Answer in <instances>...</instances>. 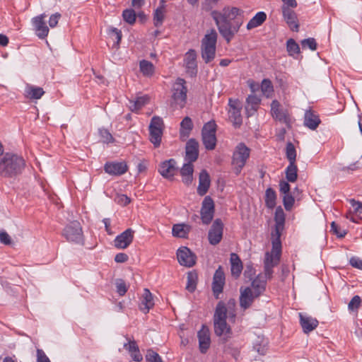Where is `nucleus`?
Returning <instances> with one entry per match:
<instances>
[{
    "label": "nucleus",
    "mask_w": 362,
    "mask_h": 362,
    "mask_svg": "<svg viewBox=\"0 0 362 362\" xmlns=\"http://www.w3.org/2000/svg\"><path fill=\"white\" fill-rule=\"evenodd\" d=\"M318 324L317 318H300V325L305 334H308L314 330Z\"/></svg>",
    "instance_id": "c9c22d12"
},
{
    "label": "nucleus",
    "mask_w": 362,
    "mask_h": 362,
    "mask_svg": "<svg viewBox=\"0 0 362 362\" xmlns=\"http://www.w3.org/2000/svg\"><path fill=\"white\" fill-rule=\"evenodd\" d=\"M149 100L148 95L137 97L135 100L129 101V108L132 111H138L142 108Z\"/></svg>",
    "instance_id": "a19ab883"
},
{
    "label": "nucleus",
    "mask_w": 362,
    "mask_h": 362,
    "mask_svg": "<svg viewBox=\"0 0 362 362\" xmlns=\"http://www.w3.org/2000/svg\"><path fill=\"white\" fill-rule=\"evenodd\" d=\"M349 202L354 209V214L350 212L346 215V217L352 222L358 223V219H362V203L354 199H350Z\"/></svg>",
    "instance_id": "c85d7f7f"
},
{
    "label": "nucleus",
    "mask_w": 362,
    "mask_h": 362,
    "mask_svg": "<svg viewBox=\"0 0 362 362\" xmlns=\"http://www.w3.org/2000/svg\"><path fill=\"white\" fill-rule=\"evenodd\" d=\"M321 123V120L319 115H317L312 110H306L304 115V125L311 130H315L319 124Z\"/></svg>",
    "instance_id": "393cba45"
},
{
    "label": "nucleus",
    "mask_w": 362,
    "mask_h": 362,
    "mask_svg": "<svg viewBox=\"0 0 362 362\" xmlns=\"http://www.w3.org/2000/svg\"><path fill=\"white\" fill-rule=\"evenodd\" d=\"M216 124L214 121L206 123L202 130V141L207 150H214L216 145Z\"/></svg>",
    "instance_id": "423d86ee"
},
{
    "label": "nucleus",
    "mask_w": 362,
    "mask_h": 362,
    "mask_svg": "<svg viewBox=\"0 0 362 362\" xmlns=\"http://www.w3.org/2000/svg\"><path fill=\"white\" fill-rule=\"evenodd\" d=\"M63 235L68 241L82 243L83 235L81 224L78 221H73L65 227Z\"/></svg>",
    "instance_id": "6e6552de"
},
{
    "label": "nucleus",
    "mask_w": 362,
    "mask_h": 362,
    "mask_svg": "<svg viewBox=\"0 0 362 362\" xmlns=\"http://www.w3.org/2000/svg\"><path fill=\"white\" fill-rule=\"evenodd\" d=\"M146 358L147 362H163L160 356L151 349L148 350Z\"/></svg>",
    "instance_id": "bf43d9fd"
},
{
    "label": "nucleus",
    "mask_w": 362,
    "mask_h": 362,
    "mask_svg": "<svg viewBox=\"0 0 362 362\" xmlns=\"http://www.w3.org/2000/svg\"><path fill=\"white\" fill-rule=\"evenodd\" d=\"M165 8L164 6L158 7L153 14V23L156 27H159L163 24L165 18Z\"/></svg>",
    "instance_id": "c03bdc74"
},
{
    "label": "nucleus",
    "mask_w": 362,
    "mask_h": 362,
    "mask_svg": "<svg viewBox=\"0 0 362 362\" xmlns=\"http://www.w3.org/2000/svg\"><path fill=\"white\" fill-rule=\"evenodd\" d=\"M100 134L103 142L110 143L113 141L112 134L107 129H101Z\"/></svg>",
    "instance_id": "e2e57ef3"
},
{
    "label": "nucleus",
    "mask_w": 362,
    "mask_h": 362,
    "mask_svg": "<svg viewBox=\"0 0 362 362\" xmlns=\"http://www.w3.org/2000/svg\"><path fill=\"white\" fill-rule=\"evenodd\" d=\"M275 226L284 227L285 224V214L281 206H278L276 209L274 214Z\"/></svg>",
    "instance_id": "8fccbe9b"
},
{
    "label": "nucleus",
    "mask_w": 362,
    "mask_h": 362,
    "mask_svg": "<svg viewBox=\"0 0 362 362\" xmlns=\"http://www.w3.org/2000/svg\"><path fill=\"white\" fill-rule=\"evenodd\" d=\"M253 349L260 355H264L267 350L268 341L263 336H257L253 340Z\"/></svg>",
    "instance_id": "f704fd0d"
},
{
    "label": "nucleus",
    "mask_w": 362,
    "mask_h": 362,
    "mask_svg": "<svg viewBox=\"0 0 362 362\" xmlns=\"http://www.w3.org/2000/svg\"><path fill=\"white\" fill-rule=\"evenodd\" d=\"M197 52L194 49H189L185 55L184 65L187 74L191 76H196L197 74Z\"/></svg>",
    "instance_id": "4468645a"
},
{
    "label": "nucleus",
    "mask_w": 362,
    "mask_h": 362,
    "mask_svg": "<svg viewBox=\"0 0 362 362\" xmlns=\"http://www.w3.org/2000/svg\"><path fill=\"white\" fill-rule=\"evenodd\" d=\"M230 261L231 264V274L233 276L237 279L240 276L243 270L242 262L236 253L230 254Z\"/></svg>",
    "instance_id": "c756f323"
},
{
    "label": "nucleus",
    "mask_w": 362,
    "mask_h": 362,
    "mask_svg": "<svg viewBox=\"0 0 362 362\" xmlns=\"http://www.w3.org/2000/svg\"><path fill=\"white\" fill-rule=\"evenodd\" d=\"M250 148L243 143H240L236 146L232 158V165L234 166V172L236 175H239L245 166L250 156Z\"/></svg>",
    "instance_id": "20e7f679"
},
{
    "label": "nucleus",
    "mask_w": 362,
    "mask_h": 362,
    "mask_svg": "<svg viewBox=\"0 0 362 362\" xmlns=\"http://www.w3.org/2000/svg\"><path fill=\"white\" fill-rule=\"evenodd\" d=\"M260 99L255 95H250L247 98V106L245 107L247 112H249V107L250 106V110L254 112H256L258 107L259 104L260 103Z\"/></svg>",
    "instance_id": "49530a36"
},
{
    "label": "nucleus",
    "mask_w": 362,
    "mask_h": 362,
    "mask_svg": "<svg viewBox=\"0 0 362 362\" xmlns=\"http://www.w3.org/2000/svg\"><path fill=\"white\" fill-rule=\"evenodd\" d=\"M286 177L290 182H293L297 180L298 177V168L295 163H289L287 166L286 171Z\"/></svg>",
    "instance_id": "79ce46f5"
},
{
    "label": "nucleus",
    "mask_w": 362,
    "mask_h": 362,
    "mask_svg": "<svg viewBox=\"0 0 362 362\" xmlns=\"http://www.w3.org/2000/svg\"><path fill=\"white\" fill-rule=\"evenodd\" d=\"M214 202L212 198L209 196H206L204 197L202 208L200 211L201 219L204 225H209L214 215Z\"/></svg>",
    "instance_id": "9d476101"
},
{
    "label": "nucleus",
    "mask_w": 362,
    "mask_h": 362,
    "mask_svg": "<svg viewBox=\"0 0 362 362\" xmlns=\"http://www.w3.org/2000/svg\"><path fill=\"white\" fill-rule=\"evenodd\" d=\"M282 13L284 20L290 29L293 31L298 32L299 30V23L296 12L288 6H286V5H284L282 6Z\"/></svg>",
    "instance_id": "aec40b11"
},
{
    "label": "nucleus",
    "mask_w": 362,
    "mask_h": 362,
    "mask_svg": "<svg viewBox=\"0 0 362 362\" xmlns=\"http://www.w3.org/2000/svg\"><path fill=\"white\" fill-rule=\"evenodd\" d=\"M25 166V160L16 154L6 153L0 158V175L4 177H13L21 173Z\"/></svg>",
    "instance_id": "f03ea898"
},
{
    "label": "nucleus",
    "mask_w": 362,
    "mask_h": 362,
    "mask_svg": "<svg viewBox=\"0 0 362 362\" xmlns=\"http://www.w3.org/2000/svg\"><path fill=\"white\" fill-rule=\"evenodd\" d=\"M256 298L258 297L255 296L250 287L240 288V305L244 309L249 308Z\"/></svg>",
    "instance_id": "bb28decb"
},
{
    "label": "nucleus",
    "mask_w": 362,
    "mask_h": 362,
    "mask_svg": "<svg viewBox=\"0 0 362 362\" xmlns=\"http://www.w3.org/2000/svg\"><path fill=\"white\" fill-rule=\"evenodd\" d=\"M180 175L182 177V182L189 186L193 181L194 165L192 163L187 162L185 163L180 170Z\"/></svg>",
    "instance_id": "cd10ccee"
},
{
    "label": "nucleus",
    "mask_w": 362,
    "mask_h": 362,
    "mask_svg": "<svg viewBox=\"0 0 362 362\" xmlns=\"http://www.w3.org/2000/svg\"><path fill=\"white\" fill-rule=\"evenodd\" d=\"M186 81L178 78L173 86V100L176 105L183 107L187 100V88L185 86Z\"/></svg>",
    "instance_id": "0eeeda50"
},
{
    "label": "nucleus",
    "mask_w": 362,
    "mask_h": 362,
    "mask_svg": "<svg viewBox=\"0 0 362 362\" xmlns=\"http://www.w3.org/2000/svg\"><path fill=\"white\" fill-rule=\"evenodd\" d=\"M0 242L6 245L11 244L10 235L4 230L0 231Z\"/></svg>",
    "instance_id": "0e129e2a"
},
{
    "label": "nucleus",
    "mask_w": 362,
    "mask_h": 362,
    "mask_svg": "<svg viewBox=\"0 0 362 362\" xmlns=\"http://www.w3.org/2000/svg\"><path fill=\"white\" fill-rule=\"evenodd\" d=\"M267 279L265 274H259L252 280L250 288L255 296L259 297L265 291Z\"/></svg>",
    "instance_id": "5701e85b"
},
{
    "label": "nucleus",
    "mask_w": 362,
    "mask_h": 362,
    "mask_svg": "<svg viewBox=\"0 0 362 362\" xmlns=\"http://www.w3.org/2000/svg\"><path fill=\"white\" fill-rule=\"evenodd\" d=\"M226 318H215L214 331L216 335H226L230 333V328L226 322Z\"/></svg>",
    "instance_id": "473e14b6"
},
{
    "label": "nucleus",
    "mask_w": 362,
    "mask_h": 362,
    "mask_svg": "<svg viewBox=\"0 0 362 362\" xmlns=\"http://www.w3.org/2000/svg\"><path fill=\"white\" fill-rule=\"evenodd\" d=\"M163 128L164 123L161 117L154 116L151 118L148 127L149 139L155 148H158L160 145Z\"/></svg>",
    "instance_id": "39448f33"
},
{
    "label": "nucleus",
    "mask_w": 362,
    "mask_h": 362,
    "mask_svg": "<svg viewBox=\"0 0 362 362\" xmlns=\"http://www.w3.org/2000/svg\"><path fill=\"white\" fill-rule=\"evenodd\" d=\"M301 46L303 48L308 47L312 51L317 49V42L315 38L309 37L301 41Z\"/></svg>",
    "instance_id": "4d7b16f0"
},
{
    "label": "nucleus",
    "mask_w": 362,
    "mask_h": 362,
    "mask_svg": "<svg viewBox=\"0 0 362 362\" xmlns=\"http://www.w3.org/2000/svg\"><path fill=\"white\" fill-rule=\"evenodd\" d=\"M331 230L339 238H343L346 234V232L345 230H339L338 225L334 221L332 222L331 223Z\"/></svg>",
    "instance_id": "680f3d73"
},
{
    "label": "nucleus",
    "mask_w": 362,
    "mask_h": 362,
    "mask_svg": "<svg viewBox=\"0 0 362 362\" xmlns=\"http://www.w3.org/2000/svg\"><path fill=\"white\" fill-rule=\"evenodd\" d=\"M37 362H50L45 352L39 349H37Z\"/></svg>",
    "instance_id": "774afa93"
},
{
    "label": "nucleus",
    "mask_w": 362,
    "mask_h": 362,
    "mask_svg": "<svg viewBox=\"0 0 362 362\" xmlns=\"http://www.w3.org/2000/svg\"><path fill=\"white\" fill-rule=\"evenodd\" d=\"M116 202L122 206H127L130 203L131 199L125 194H119L117 197Z\"/></svg>",
    "instance_id": "69168bd1"
},
{
    "label": "nucleus",
    "mask_w": 362,
    "mask_h": 362,
    "mask_svg": "<svg viewBox=\"0 0 362 362\" xmlns=\"http://www.w3.org/2000/svg\"><path fill=\"white\" fill-rule=\"evenodd\" d=\"M60 18L61 14L59 13H55L54 14H52L49 19V25L51 28L56 27Z\"/></svg>",
    "instance_id": "338daca9"
},
{
    "label": "nucleus",
    "mask_w": 362,
    "mask_h": 362,
    "mask_svg": "<svg viewBox=\"0 0 362 362\" xmlns=\"http://www.w3.org/2000/svg\"><path fill=\"white\" fill-rule=\"evenodd\" d=\"M281 255V250H279V252L277 253L274 249H272V252H267L265 253V257L264 260V269L265 276L269 279L272 278L273 274V268L277 266L280 261V257Z\"/></svg>",
    "instance_id": "1a4fd4ad"
},
{
    "label": "nucleus",
    "mask_w": 362,
    "mask_h": 362,
    "mask_svg": "<svg viewBox=\"0 0 362 362\" xmlns=\"http://www.w3.org/2000/svg\"><path fill=\"white\" fill-rule=\"evenodd\" d=\"M117 292L120 296H123L127 291V287L124 281L122 279H117L116 280Z\"/></svg>",
    "instance_id": "13d9d810"
},
{
    "label": "nucleus",
    "mask_w": 362,
    "mask_h": 362,
    "mask_svg": "<svg viewBox=\"0 0 362 362\" xmlns=\"http://www.w3.org/2000/svg\"><path fill=\"white\" fill-rule=\"evenodd\" d=\"M127 170L128 167L124 162H107L104 165L105 173L115 176L123 175Z\"/></svg>",
    "instance_id": "412c9836"
},
{
    "label": "nucleus",
    "mask_w": 362,
    "mask_h": 362,
    "mask_svg": "<svg viewBox=\"0 0 362 362\" xmlns=\"http://www.w3.org/2000/svg\"><path fill=\"white\" fill-rule=\"evenodd\" d=\"M185 160L189 163L196 161L199 156V144L194 139H190L186 144Z\"/></svg>",
    "instance_id": "4be33fe9"
},
{
    "label": "nucleus",
    "mask_w": 362,
    "mask_h": 362,
    "mask_svg": "<svg viewBox=\"0 0 362 362\" xmlns=\"http://www.w3.org/2000/svg\"><path fill=\"white\" fill-rule=\"evenodd\" d=\"M219 0H205L202 4V9L205 11H211V16L215 21L217 28L221 36L228 43L233 38L242 25V23L235 21L232 23L238 16L243 13V11L237 7L225 6L221 11H212L214 6L216 5Z\"/></svg>",
    "instance_id": "f257e3e1"
},
{
    "label": "nucleus",
    "mask_w": 362,
    "mask_h": 362,
    "mask_svg": "<svg viewBox=\"0 0 362 362\" xmlns=\"http://www.w3.org/2000/svg\"><path fill=\"white\" fill-rule=\"evenodd\" d=\"M223 224L220 218H216L209 230L208 239L209 243L216 245L218 244L223 237Z\"/></svg>",
    "instance_id": "ddd939ff"
},
{
    "label": "nucleus",
    "mask_w": 362,
    "mask_h": 362,
    "mask_svg": "<svg viewBox=\"0 0 362 362\" xmlns=\"http://www.w3.org/2000/svg\"><path fill=\"white\" fill-rule=\"evenodd\" d=\"M191 230V226L185 223H177L173 226L172 233L174 237L186 238Z\"/></svg>",
    "instance_id": "72a5a7b5"
},
{
    "label": "nucleus",
    "mask_w": 362,
    "mask_h": 362,
    "mask_svg": "<svg viewBox=\"0 0 362 362\" xmlns=\"http://www.w3.org/2000/svg\"><path fill=\"white\" fill-rule=\"evenodd\" d=\"M284 228V227L275 226L274 230L271 234L272 248L277 253H279V250H281V235Z\"/></svg>",
    "instance_id": "7c9ffc66"
},
{
    "label": "nucleus",
    "mask_w": 362,
    "mask_h": 362,
    "mask_svg": "<svg viewBox=\"0 0 362 362\" xmlns=\"http://www.w3.org/2000/svg\"><path fill=\"white\" fill-rule=\"evenodd\" d=\"M177 258L180 264L186 267H192L196 264L197 257L187 247L177 250Z\"/></svg>",
    "instance_id": "f8f14e48"
},
{
    "label": "nucleus",
    "mask_w": 362,
    "mask_h": 362,
    "mask_svg": "<svg viewBox=\"0 0 362 362\" xmlns=\"http://www.w3.org/2000/svg\"><path fill=\"white\" fill-rule=\"evenodd\" d=\"M27 98L30 99H40L45 93L43 89L40 87L34 86H28L25 88Z\"/></svg>",
    "instance_id": "ea45409f"
},
{
    "label": "nucleus",
    "mask_w": 362,
    "mask_h": 362,
    "mask_svg": "<svg viewBox=\"0 0 362 362\" xmlns=\"http://www.w3.org/2000/svg\"><path fill=\"white\" fill-rule=\"evenodd\" d=\"M176 163L177 162L173 158L165 160L159 165L158 172L163 177L173 180L178 170Z\"/></svg>",
    "instance_id": "2eb2a0df"
},
{
    "label": "nucleus",
    "mask_w": 362,
    "mask_h": 362,
    "mask_svg": "<svg viewBox=\"0 0 362 362\" xmlns=\"http://www.w3.org/2000/svg\"><path fill=\"white\" fill-rule=\"evenodd\" d=\"M217 37L216 31L211 29L202 40V57L206 64L210 63L215 58Z\"/></svg>",
    "instance_id": "7ed1b4c3"
},
{
    "label": "nucleus",
    "mask_w": 362,
    "mask_h": 362,
    "mask_svg": "<svg viewBox=\"0 0 362 362\" xmlns=\"http://www.w3.org/2000/svg\"><path fill=\"white\" fill-rule=\"evenodd\" d=\"M210 177L206 170H202L199 173V185L197 187V193L200 196L205 195L210 187Z\"/></svg>",
    "instance_id": "a878e982"
},
{
    "label": "nucleus",
    "mask_w": 362,
    "mask_h": 362,
    "mask_svg": "<svg viewBox=\"0 0 362 362\" xmlns=\"http://www.w3.org/2000/svg\"><path fill=\"white\" fill-rule=\"evenodd\" d=\"M286 49L288 54L292 57H294L295 54H298L300 53L299 45L292 38L287 40Z\"/></svg>",
    "instance_id": "09e8293b"
},
{
    "label": "nucleus",
    "mask_w": 362,
    "mask_h": 362,
    "mask_svg": "<svg viewBox=\"0 0 362 362\" xmlns=\"http://www.w3.org/2000/svg\"><path fill=\"white\" fill-rule=\"evenodd\" d=\"M267 19V14L263 11H259L250 19L247 24V29L251 30L261 25Z\"/></svg>",
    "instance_id": "4c0bfd02"
},
{
    "label": "nucleus",
    "mask_w": 362,
    "mask_h": 362,
    "mask_svg": "<svg viewBox=\"0 0 362 362\" xmlns=\"http://www.w3.org/2000/svg\"><path fill=\"white\" fill-rule=\"evenodd\" d=\"M134 230L127 228L121 234L118 235L114 240V245L117 249L127 248L133 241Z\"/></svg>",
    "instance_id": "dca6fc26"
},
{
    "label": "nucleus",
    "mask_w": 362,
    "mask_h": 362,
    "mask_svg": "<svg viewBox=\"0 0 362 362\" xmlns=\"http://www.w3.org/2000/svg\"><path fill=\"white\" fill-rule=\"evenodd\" d=\"M153 305L154 301L152 293L148 288H144V293L140 298L139 309L144 314H146Z\"/></svg>",
    "instance_id": "b1692460"
},
{
    "label": "nucleus",
    "mask_w": 362,
    "mask_h": 362,
    "mask_svg": "<svg viewBox=\"0 0 362 362\" xmlns=\"http://www.w3.org/2000/svg\"><path fill=\"white\" fill-rule=\"evenodd\" d=\"M235 305V301L234 299H230L228 302V308L226 304L220 301L218 303L214 317H227L226 313L228 308H232Z\"/></svg>",
    "instance_id": "e433bc0d"
},
{
    "label": "nucleus",
    "mask_w": 362,
    "mask_h": 362,
    "mask_svg": "<svg viewBox=\"0 0 362 362\" xmlns=\"http://www.w3.org/2000/svg\"><path fill=\"white\" fill-rule=\"evenodd\" d=\"M140 70L141 73L145 76H151L153 73V65L151 62L142 60L140 62Z\"/></svg>",
    "instance_id": "3c124183"
},
{
    "label": "nucleus",
    "mask_w": 362,
    "mask_h": 362,
    "mask_svg": "<svg viewBox=\"0 0 362 362\" xmlns=\"http://www.w3.org/2000/svg\"><path fill=\"white\" fill-rule=\"evenodd\" d=\"M261 90L267 97H269V95L274 91L272 83L269 79L265 78L262 81L261 84Z\"/></svg>",
    "instance_id": "5fc2aeb1"
},
{
    "label": "nucleus",
    "mask_w": 362,
    "mask_h": 362,
    "mask_svg": "<svg viewBox=\"0 0 362 362\" xmlns=\"http://www.w3.org/2000/svg\"><path fill=\"white\" fill-rule=\"evenodd\" d=\"M361 303V297L358 296H354L348 305L349 310L354 311L357 310Z\"/></svg>",
    "instance_id": "052dcab7"
},
{
    "label": "nucleus",
    "mask_w": 362,
    "mask_h": 362,
    "mask_svg": "<svg viewBox=\"0 0 362 362\" xmlns=\"http://www.w3.org/2000/svg\"><path fill=\"white\" fill-rule=\"evenodd\" d=\"M197 274L195 271L189 272L187 274V283L186 285V289L192 293L195 291L197 283Z\"/></svg>",
    "instance_id": "37998d69"
},
{
    "label": "nucleus",
    "mask_w": 362,
    "mask_h": 362,
    "mask_svg": "<svg viewBox=\"0 0 362 362\" xmlns=\"http://www.w3.org/2000/svg\"><path fill=\"white\" fill-rule=\"evenodd\" d=\"M271 114L274 119L290 127L291 119L288 112L287 110L281 107L280 103L276 100L272 102Z\"/></svg>",
    "instance_id": "9b49d317"
},
{
    "label": "nucleus",
    "mask_w": 362,
    "mask_h": 362,
    "mask_svg": "<svg viewBox=\"0 0 362 362\" xmlns=\"http://www.w3.org/2000/svg\"><path fill=\"white\" fill-rule=\"evenodd\" d=\"M122 17L125 22L132 25L136 21V13L133 9H125L122 12Z\"/></svg>",
    "instance_id": "864d4df0"
},
{
    "label": "nucleus",
    "mask_w": 362,
    "mask_h": 362,
    "mask_svg": "<svg viewBox=\"0 0 362 362\" xmlns=\"http://www.w3.org/2000/svg\"><path fill=\"white\" fill-rule=\"evenodd\" d=\"M199 339V349L201 353L205 354L211 345L209 329L206 325H202V329L197 333Z\"/></svg>",
    "instance_id": "6ab92c4d"
},
{
    "label": "nucleus",
    "mask_w": 362,
    "mask_h": 362,
    "mask_svg": "<svg viewBox=\"0 0 362 362\" xmlns=\"http://www.w3.org/2000/svg\"><path fill=\"white\" fill-rule=\"evenodd\" d=\"M240 110H241L238 109L235 110H228L229 118L235 127H239L243 122Z\"/></svg>",
    "instance_id": "a18cd8bd"
},
{
    "label": "nucleus",
    "mask_w": 362,
    "mask_h": 362,
    "mask_svg": "<svg viewBox=\"0 0 362 362\" xmlns=\"http://www.w3.org/2000/svg\"><path fill=\"white\" fill-rule=\"evenodd\" d=\"M46 15L42 13L32 19L33 25L35 28L37 36L40 39H45L49 33V28L45 21Z\"/></svg>",
    "instance_id": "f3484780"
},
{
    "label": "nucleus",
    "mask_w": 362,
    "mask_h": 362,
    "mask_svg": "<svg viewBox=\"0 0 362 362\" xmlns=\"http://www.w3.org/2000/svg\"><path fill=\"white\" fill-rule=\"evenodd\" d=\"M276 193L271 187L266 189L264 202L265 205L267 208L272 209L276 206Z\"/></svg>",
    "instance_id": "58836bf2"
},
{
    "label": "nucleus",
    "mask_w": 362,
    "mask_h": 362,
    "mask_svg": "<svg viewBox=\"0 0 362 362\" xmlns=\"http://www.w3.org/2000/svg\"><path fill=\"white\" fill-rule=\"evenodd\" d=\"M224 285L225 274L221 267H219L214 273L212 282V290L216 298H218L219 294L223 292Z\"/></svg>",
    "instance_id": "a211bd4d"
},
{
    "label": "nucleus",
    "mask_w": 362,
    "mask_h": 362,
    "mask_svg": "<svg viewBox=\"0 0 362 362\" xmlns=\"http://www.w3.org/2000/svg\"><path fill=\"white\" fill-rule=\"evenodd\" d=\"M286 156L289 163H296V151L291 142H288L286 147Z\"/></svg>",
    "instance_id": "603ef678"
},
{
    "label": "nucleus",
    "mask_w": 362,
    "mask_h": 362,
    "mask_svg": "<svg viewBox=\"0 0 362 362\" xmlns=\"http://www.w3.org/2000/svg\"><path fill=\"white\" fill-rule=\"evenodd\" d=\"M180 134L188 135L193 128V123L190 117H185L180 123Z\"/></svg>",
    "instance_id": "de8ad7c7"
},
{
    "label": "nucleus",
    "mask_w": 362,
    "mask_h": 362,
    "mask_svg": "<svg viewBox=\"0 0 362 362\" xmlns=\"http://www.w3.org/2000/svg\"><path fill=\"white\" fill-rule=\"evenodd\" d=\"M295 202L294 197L291 195V193L284 194L283 197V204L284 208L286 211H290L293 206Z\"/></svg>",
    "instance_id": "6e6d98bb"
},
{
    "label": "nucleus",
    "mask_w": 362,
    "mask_h": 362,
    "mask_svg": "<svg viewBox=\"0 0 362 362\" xmlns=\"http://www.w3.org/2000/svg\"><path fill=\"white\" fill-rule=\"evenodd\" d=\"M124 348L129 351L134 361L140 362L143 357L141 354L139 346L134 340H129L128 343L124 344Z\"/></svg>",
    "instance_id": "2f4dec72"
}]
</instances>
